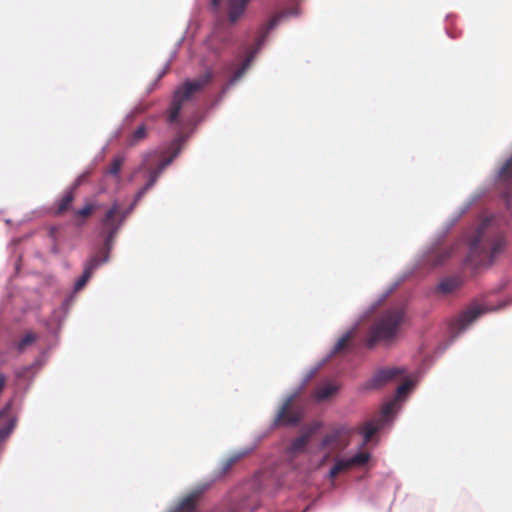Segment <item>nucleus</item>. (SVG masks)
<instances>
[{"label":"nucleus","instance_id":"1","mask_svg":"<svg viewBox=\"0 0 512 512\" xmlns=\"http://www.w3.org/2000/svg\"><path fill=\"white\" fill-rule=\"evenodd\" d=\"M488 188L476 190L452 215L447 221L446 225L436 237V239L423 250L416 259L414 265L411 268L404 270L397 278L388 286V288L379 296V298L372 302L369 307L363 312L360 319L357 320L334 344L331 350L322 358L327 363L337 353L349 350L351 343L349 339L358 329V326L362 319L368 317L373 313L380 304L385 301L404 281H406L414 272L420 267L438 268L443 266L452 256L454 249L452 247H442L441 242L443 241L446 234L450 229L458 222V220L478 201L486 196Z\"/></svg>","mask_w":512,"mask_h":512},{"label":"nucleus","instance_id":"2","mask_svg":"<svg viewBox=\"0 0 512 512\" xmlns=\"http://www.w3.org/2000/svg\"><path fill=\"white\" fill-rule=\"evenodd\" d=\"M497 225L495 215L486 216L467 240L468 251L463 259V267L473 277L491 268L509 247V240L504 232L486 234Z\"/></svg>","mask_w":512,"mask_h":512},{"label":"nucleus","instance_id":"3","mask_svg":"<svg viewBox=\"0 0 512 512\" xmlns=\"http://www.w3.org/2000/svg\"><path fill=\"white\" fill-rule=\"evenodd\" d=\"M423 375L424 371L418 369L415 371L413 376H407L404 383L400 384L396 388L393 396L383 403L378 416L366 421L361 426L358 432L362 436L363 441L360 444L358 451L349 457L352 466H364L368 463L371 458V454L369 452L362 451V447L374 441L372 437L374 434L390 429L393 426L394 421L402 410L404 403L407 401L409 395L417 386Z\"/></svg>","mask_w":512,"mask_h":512},{"label":"nucleus","instance_id":"4","mask_svg":"<svg viewBox=\"0 0 512 512\" xmlns=\"http://www.w3.org/2000/svg\"><path fill=\"white\" fill-rule=\"evenodd\" d=\"M512 304V297L509 296L498 302L496 305L488 306L473 300L457 317L448 324V336L443 343L436 348V355H442L455 341L464 333L477 319L486 313L498 312Z\"/></svg>","mask_w":512,"mask_h":512},{"label":"nucleus","instance_id":"5","mask_svg":"<svg viewBox=\"0 0 512 512\" xmlns=\"http://www.w3.org/2000/svg\"><path fill=\"white\" fill-rule=\"evenodd\" d=\"M214 80V72L208 68L205 72L195 79H185L178 85L171 97L169 106L166 110V121L169 125L181 124L179 117L185 102L192 99L195 93L204 89L205 86Z\"/></svg>","mask_w":512,"mask_h":512},{"label":"nucleus","instance_id":"6","mask_svg":"<svg viewBox=\"0 0 512 512\" xmlns=\"http://www.w3.org/2000/svg\"><path fill=\"white\" fill-rule=\"evenodd\" d=\"M301 14V10L299 7L294 6L288 9L282 10L274 14L265 25L261 26L258 31V36L255 40V43L247 52L245 58L241 62L240 66L233 72V74L229 78V84H235L244 73L248 70L251 63L254 61L257 54L266 44L270 33L285 19L289 17H298Z\"/></svg>","mask_w":512,"mask_h":512},{"label":"nucleus","instance_id":"7","mask_svg":"<svg viewBox=\"0 0 512 512\" xmlns=\"http://www.w3.org/2000/svg\"><path fill=\"white\" fill-rule=\"evenodd\" d=\"M403 310L387 311L369 328L364 340L365 347L374 349L378 344H391L397 338L401 324L404 321Z\"/></svg>","mask_w":512,"mask_h":512},{"label":"nucleus","instance_id":"8","mask_svg":"<svg viewBox=\"0 0 512 512\" xmlns=\"http://www.w3.org/2000/svg\"><path fill=\"white\" fill-rule=\"evenodd\" d=\"M129 215L120 209L119 202L113 200L109 208L99 220L97 238L101 246L112 251L116 236Z\"/></svg>","mask_w":512,"mask_h":512},{"label":"nucleus","instance_id":"9","mask_svg":"<svg viewBox=\"0 0 512 512\" xmlns=\"http://www.w3.org/2000/svg\"><path fill=\"white\" fill-rule=\"evenodd\" d=\"M194 128L188 132L179 131L177 135L164 145V153L168 154L154 168L149 170V176L158 181L164 170L170 166L174 160L181 154L186 141L193 133Z\"/></svg>","mask_w":512,"mask_h":512},{"label":"nucleus","instance_id":"10","mask_svg":"<svg viewBox=\"0 0 512 512\" xmlns=\"http://www.w3.org/2000/svg\"><path fill=\"white\" fill-rule=\"evenodd\" d=\"M404 372L405 370L400 367L380 368L358 386L357 392L359 394H368L373 391L381 390Z\"/></svg>","mask_w":512,"mask_h":512},{"label":"nucleus","instance_id":"11","mask_svg":"<svg viewBox=\"0 0 512 512\" xmlns=\"http://www.w3.org/2000/svg\"><path fill=\"white\" fill-rule=\"evenodd\" d=\"M225 474H220V468L213 471L206 479L198 483L181 502L170 512H196V499L203 495L212 485L221 479Z\"/></svg>","mask_w":512,"mask_h":512},{"label":"nucleus","instance_id":"12","mask_svg":"<svg viewBox=\"0 0 512 512\" xmlns=\"http://www.w3.org/2000/svg\"><path fill=\"white\" fill-rule=\"evenodd\" d=\"M74 298L75 294L70 292L68 295H66L59 308L53 310L47 321V329L50 333L57 335L60 332L62 324L64 323L69 313Z\"/></svg>","mask_w":512,"mask_h":512},{"label":"nucleus","instance_id":"13","mask_svg":"<svg viewBox=\"0 0 512 512\" xmlns=\"http://www.w3.org/2000/svg\"><path fill=\"white\" fill-rule=\"evenodd\" d=\"M292 403H289L286 409L283 410V404L277 411V414L274 420L270 424V429H276L280 426L282 427H298L303 418H304V410L303 408H297L293 413L289 414L288 411L291 407Z\"/></svg>","mask_w":512,"mask_h":512},{"label":"nucleus","instance_id":"14","mask_svg":"<svg viewBox=\"0 0 512 512\" xmlns=\"http://www.w3.org/2000/svg\"><path fill=\"white\" fill-rule=\"evenodd\" d=\"M272 430L273 429H270L269 426L265 431L255 436L254 441L251 445L238 451L232 452L226 460L221 462L220 474H226L237 461L252 453L257 448L259 443L265 437H267Z\"/></svg>","mask_w":512,"mask_h":512},{"label":"nucleus","instance_id":"15","mask_svg":"<svg viewBox=\"0 0 512 512\" xmlns=\"http://www.w3.org/2000/svg\"><path fill=\"white\" fill-rule=\"evenodd\" d=\"M111 259V251L100 245L98 251L89 256L83 264V269L87 271L91 276L104 264L108 263Z\"/></svg>","mask_w":512,"mask_h":512},{"label":"nucleus","instance_id":"16","mask_svg":"<svg viewBox=\"0 0 512 512\" xmlns=\"http://www.w3.org/2000/svg\"><path fill=\"white\" fill-rule=\"evenodd\" d=\"M326 364L325 360L321 359L319 362H317L313 367L310 368V370L307 372V374L303 377L300 384L297 386V388L294 389V391L289 394L283 401V410L286 409L289 403H292L302 392V390L305 388L307 383L314 377V375Z\"/></svg>","mask_w":512,"mask_h":512},{"label":"nucleus","instance_id":"17","mask_svg":"<svg viewBox=\"0 0 512 512\" xmlns=\"http://www.w3.org/2000/svg\"><path fill=\"white\" fill-rule=\"evenodd\" d=\"M341 388V384L327 381L314 390L313 398L317 403L328 401L337 395Z\"/></svg>","mask_w":512,"mask_h":512},{"label":"nucleus","instance_id":"18","mask_svg":"<svg viewBox=\"0 0 512 512\" xmlns=\"http://www.w3.org/2000/svg\"><path fill=\"white\" fill-rule=\"evenodd\" d=\"M464 280L459 276H447L440 280L436 286V291L448 295L462 287Z\"/></svg>","mask_w":512,"mask_h":512},{"label":"nucleus","instance_id":"19","mask_svg":"<svg viewBox=\"0 0 512 512\" xmlns=\"http://www.w3.org/2000/svg\"><path fill=\"white\" fill-rule=\"evenodd\" d=\"M349 433V429L344 425L333 428L329 433L325 434L317 446L318 451L324 450L331 444L337 443L340 438Z\"/></svg>","mask_w":512,"mask_h":512},{"label":"nucleus","instance_id":"20","mask_svg":"<svg viewBox=\"0 0 512 512\" xmlns=\"http://www.w3.org/2000/svg\"><path fill=\"white\" fill-rule=\"evenodd\" d=\"M156 183H157V181L154 180V177H150L148 175L147 181L144 183L143 186H141L136 191V193L133 196V199H132L131 203L125 209H121V210L124 211L127 215H130L133 212V210L136 208V206L138 205L140 200L144 197V195L150 189H152Z\"/></svg>","mask_w":512,"mask_h":512},{"label":"nucleus","instance_id":"21","mask_svg":"<svg viewBox=\"0 0 512 512\" xmlns=\"http://www.w3.org/2000/svg\"><path fill=\"white\" fill-rule=\"evenodd\" d=\"M246 5L242 0H229L228 19L231 24H235L245 12Z\"/></svg>","mask_w":512,"mask_h":512},{"label":"nucleus","instance_id":"22","mask_svg":"<svg viewBox=\"0 0 512 512\" xmlns=\"http://www.w3.org/2000/svg\"><path fill=\"white\" fill-rule=\"evenodd\" d=\"M74 200V194L71 191L66 190L64 195L56 202V209L54 210L55 215H62L67 212Z\"/></svg>","mask_w":512,"mask_h":512},{"label":"nucleus","instance_id":"23","mask_svg":"<svg viewBox=\"0 0 512 512\" xmlns=\"http://www.w3.org/2000/svg\"><path fill=\"white\" fill-rule=\"evenodd\" d=\"M308 443L309 442L305 439V437L299 435L290 442L289 446L287 447V453L292 456L302 454L306 451V446Z\"/></svg>","mask_w":512,"mask_h":512},{"label":"nucleus","instance_id":"24","mask_svg":"<svg viewBox=\"0 0 512 512\" xmlns=\"http://www.w3.org/2000/svg\"><path fill=\"white\" fill-rule=\"evenodd\" d=\"M512 282V279L504 276L502 277L493 287H491L487 292L481 295L482 299H486L489 296H494L500 294L502 291L506 290Z\"/></svg>","mask_w":512,"mask_h":512},{"label":"nucleus","instance_id":"25","mask_svg":"<svg viewBox=\"0 0 512 512\" xmlns=\"http://www.w3.org/2000/svg\"><path fill=\"white\" fill-rule=\"evenodd\" d=\"M18 423V417H10L3 426L0 427V443L7 440L15 430Z\"/></svg>","mask_w":512,"mask_h":512},{"label":"nucleus","instance_id":"26","mask_svg":"<svg viewBox=\"0 0 512 512\" xmlns=\"http://www.w3.org/2000/svg\"><path fill=\"white\" fill-rule=\"evenodd\" d=\"M323 427V423L319 420H315L308 425H305L300 430V435L305 437V439L309 442L313 435H315L321 428Z\"/></svg>","mask_w":512,"mask_h":512},{"label":"nucleus","instance_id":"27","mask_svg":"<svg viewBox=\"0 0 512 512\" xmlns=\"http://www.w3.org/2000/svg\"><path fill=\"white\" fill-rule=\"evenodd\" d=\"M124 161H125L124 156H122V155L116 156L113 159L110 167L107 169V171L105 173L108 175H111L114 178H119L120 172H121V167H122Z\"/></svg>","mask_w":512,"mask_h":512},{"label":"nucleus","instance_id":"28","mask_svg":"<svg viewBox=\"0 0 512 512\" xmlns=\"http://www.w3.org/2000/svg\"><path fill=\"white\" fill-rule=\"evenodd\" d=\"M91 275L83 269L82 274L76 279L74 282L72 293L76 294L80 290H82L88 283V281L91 279Z\"/></svg>","mask_w":512,"mask_h":512},{"label":"nucleus","instance_id":"29","mask_svg":"<svg viewBox=\"0 0 512 512\" xmlns=\"http://www.w3.org/2000/svg\"><path fill=\"white\" fill-rule=\"evenodd\" d=\"M36 340V335L32 332L26 333L17 343L16 349L18 352H23L24 349L31 345Z\"/></svg>","mask_w":512,"mask_h":512},{"label":"nucleus","instance_id":"30","mask_svg":"<svg viewBox=\"0 0 512 512\" xmlns=\"http://www.w3.org/2000/svg\"><path fill=\"white\" fill-rule=\"evenodd\" d=\"M147 136V129L144 124L138 126V128L133 132L131 138L129 139V145L133 146L137 142L143 140Z\"/></svg>","mask_w":512,"mask_h":512},{"label":"nucleus","instance_id":"31","mask_svg":"<svg viewBox=\"0 0 512 512\" xmlns=\"http://www.w3.org/2000/svg\"><path fill=\"white\" fill-rule=\"evenodd\" d=\"M232 85L233 84H229V81H227V83H225L222 86L216 97L211 101L210 108L213 109L222 102V100L224 99L225 95L227 94Z\"/></svg>","mask_w":512,"mask_h":512},{"label":"nucleus","instance_id":"32","mask_svg":"<svg viewBox=\"0 0 512 512\" xmlns=\"http://www.w3.org/2000/svg\"><path fill=\"white\" fill-rule=\"evenodd\" d=\"M96 207L97 205L95 203L88 202L83 207L77 209L75 214L76 216L85 219L86 217L90 216L93 213Z\"/></svg>","mask_w":512,"mask_h":512},{"label":"nucleus","instance_id":"33","mask_svg":"<svg viewBox=\"0 0 512 512\" xmlns=\"http://www.w3.org/2000/svg\"><path fill=\"white\" fill-rule=\"evenodd\" d=\"M36 364L37 363L29 365V366H24L20 370L16 371V373H15L16 378H18V379H27L28 380V383H27V385L25 387V391L29 389L30 383L32 381V378L28 376V373Z\"/></svg>","mask_w":512,"mask_h":512},{"label":"nucleus","instance_id":"34","mask_svg":"<svg viewBox=\"0 0 512 512\" xmlns=\"http://www.w3.org/2000/svg\"><path fill=\"white\" fill-rule=\"evenodd\" d=\"M333 466L338 472H341L352 466L349 457H335Z\"/></svg>","mask_w":512,"mask_h":512},{"label":"nucleus","instance_id":"35","mask_svg":"<svg viewBox=\"0 0 512 512\" xmlns=\"http://www.w3.org/2000/svg\"><path fill=\"white\" fill-rule=\"evenodd\" d=\"M90 171H85L82 174L78 175L74 181L71 183V185L68 187V191H71L72 194H74L75 190L78 189L79 186L82 185V183L86 180V178L89 176Z\"/></svg>","mask_w":512,"mask_h":512},{"label":"nucleus","instance_id":"36","mask_svg":"<svg viewBox=\"0 0 512 512\" xmlns=\"http://www.w3.org/2000/svg\"><path fill=\"white\" fill-rule=\"evenodd\" d=\"M18 397V391H14L13 393V396L8 399L4 405L1 407V410H3L5 412V414H7L8 416H12L10 413L14 407V404H15V400L16 398Z\"/></svg>","mask_w":512,"mask_h":512},{"label":"nucleus","instance_id":"37","mask_svg":"<svg viewBox=\"0 0 512 512\" xmlns=\"http://www.w3.org/2000/svg\"><path fill=\"white\" fill-rule=\"evenodd\" d=\"M141 112H142V108H141V107H139V106L134 107V108H133V109H132V110H131V111H130L126 116H125V118H124V120H123V123H122V124H123V126L125 125V123H128V124H129V123H131V122L134 120V118L136 117V115H137L138 113H141Z\"/></svg>","mask_w":512,"mask_h":512},{"label":"nucleus","instance_id":"38","mask_svg":"<svg viewBox=\"0 0 512 512\" xmlns=\"http://www.w3.org/2000/svg\"><path fill=\"white\" fill-rule=\"evenodd\" d=\"M339 472L336 470L334 466H332L328 472L325 474V478L332 481V486H335V478Z\"/></svg>","mask_w":512,"mask_h":512},{"label":"nucleus","instance_id":"39","mask_svg":"<svg viewBox=\"0 0 512 512\" xmlns=\"http://www.w3.org/2000/svg\"><path fill=\"white\" fill-rule=\"evenodd\" d=\"M123 124H121L115 131H113L108 139V144L113 140L118 139L122 134Z\"/></svg>","mask_w":512,"mask_h":512},{"label":"nucleus","instance_id":"40","mask_svg":"<svg viewBox=\"0 0 512 512\" xmlns=\"http://www.w3.org/2000/svg\"><path fill=\"white\" fill-rule=\"evenodd\" d=\"M222 1L223 0H211V8L213 10H217L220 7Z\"/></svg>","mask_w":512,"mask_h":512},{"label":"nucleus","instance_id":"41","mask_svg":"<svg viewBox=\"0 0 512 512\" xmlns=\"http://www.w3.org/2000/svg\"><path fill=\"white\" fill-rule=\"evenodd\" d=\"M221 41H222V43H223L224 45H230V44L233 42V40H232V36H230V35H226V36H224V37L222 38V40H221Z\"/></svg>","mask_w":512,"mask_h":512},{"label":"nucleus","instance_id":"42","mask_svg":"<svg viewBox=\"0 0 512 512\" xmlns=\"http://www.w3.org/2000/svg\"><path fill=\"white\" fill-rule=\"evenodd\" d=\"M158 83H159V81H156V78H155L154 81L149 85L147 92L151 93L157 87Z\"/></svg>","mask_w":512,"mask_h":512},{"label":"nucleus","instance_id":"43","mask_svg":"<svg viewBox=\"0 0 512 512\" xmlns=\"http://www.w3.org/2000/svg\"><path fill=\"white\" fill-rule=\"evenodd\" d=\"M184 40H185V35H183V36H182V37H181V38L176 42L174 49H177V51H179V49H180L181 45L183 44Z\"/></svg>","mask_w":512,"mask_h":512},{"label":"nucleus","instance_id":"44","mask_svg":"<svg viewBox=\"0 0 512 512\" xmlns=\"http://www.w3.org/2000/svg\"><path fill=\"white\" fill-rule=\"evenodd\" d=\"M166 73L167 72L165 70L161 69L156 77V81H160L166 75Z\"/></svg>","mask_w":512,"mask_h":512},{"label":"nucleus","instance_id":"45","mask_svg":"<svg viewBox=\"0 0 512 512\" xmlns=\"http://www.w3.org/2000/svg\"><path fill=\"white\" fill-rule=\"evenodd\" d=\"M177 55H178L177 49H173L171 51V53H170V58L169 59H171V61H172L174 58H176Z\"/></svg>","mask_w":512,"mask_h":512},{"label":"nucleus","instance_id":"46","mask_svg":"<svg viewBox=\"0 0 512 512\" xmlns=\"http://www.w3.org/2000/svg\"><path fill=\"white\" fill-rule=\"evenodd\" d=\"M170 64H171V59H169L165 65L163 66V70H165L166 72H168V70L170 69Z\"/></svg>","mask_w":512,"mask_h":512},{"label":"nucleus","instance_id":"47","mask_svg":"<svg viewBox=\"0 0 512 512\" xmlns=\"http://www.w3.org/2000/svg\"><path fill=\"white\" fill-rule=\"evenodd\" d=\"M56 230H57V229H56L55 227H51V228H50V230H49V235H50L51 237H53V235L55 234Z\"/></svg>","mask_w":512,"mask_h":512},{"label":"nucleus","instance_id":"48","mask_svg":"<svg viewBox=\"0 0 512 512\" xmlns=\"http://www.w3.org/2000/svg\"><path fill=\"white\" fill-rule=\"evenodd\" d=\"M446 32H447V35L450 37V38H456V35L452 34L449 32V30L446 29Z\"/></svg>","mask_w":512,"mask_h":512},{"label":"nucleus","instance_id":"49","mask_svg":"<svg viewBox=\"0 0 512 512\" xmlns=\"http://www.w3.org/2000/svg\"><path fill=\"white\" fill-rule=\"evenodd\" d=\"M108 145H109V144H108V142H107V143L102 147V149H101V153H104V152H105V150H106V148L108 147Z\"/></svg>","mask_w":512,"mask_h":512},{"label":"nucleus","instance_id":"50","mask_svg":"<svg viewBox=\"0 0 512 512\" xmlns=\"http://www.w3.org/2000/svg\"><path fill=\"white\" fill-rule=\"evenodd\" d=\"M201 120H202V118L198 119V120L195 122V124H194V128L196 127V125H197L199 122H201Z\"/></svg>","mask_w":512,"mask_h":512},{"label":"nucleus","instance_id":"51","mask_svg":"<svg viewBox=\"0 0 512 512\" xmlns=\"http://www.w3.org/2000/svg\"><path fill=\"white\" fill-rule=\"evenodd\" d=\"M242 2L245 3V5L247 6L248 0H242Z\"/></svg>","mask_w":512,"mask_h":512},{"label":"nucleus","instance_id":"52","mask_svg":"<svg viewBox=\"0 0 512 512\" xmlns=\"http://www.w3.org/2000/svg\"><path fill=\"white\" fill-rule=\"evenodd\" d=\"M510 223V220H506L505 224L508 226Z\"/></svg>","mask_w":512,"mask_h":512},{"label":"nucleus","instance_id":"53","mask_svg":"<svg viewBox=\"0 0 512 512\" xmlns=\"http://www.w3.org/2000/svg\"><path fill=\"white\" fill-rule=\"evenodd\" d=\"M308 509H309V507H306V508L303 510V512H307V511H308Z\"/></svg>","mask_w":512,"mask_h":512}]
</instances>
